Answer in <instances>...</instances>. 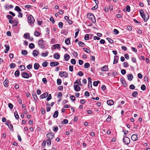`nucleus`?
<instances>
[{"mask_svg": "<svg viewBox=\"0 0 150 150\" xmlns=\"http://www.w3.org/2000/svg\"><path fill=\"white\" fill-rule=\"evenodd\" d=\"M40 66V65L38 63H35L34 64V67L35 69H38Z\"/></svg>", "mask_w": 150, "mask_h": 150, "instance_id": "obj_18", "label": "nucleus"}, {"mask_svg": "<svg viewBox=\"0 0 150 150\" xmlns=\"http://www.w3.org/2000/svg\"><path fill=\"white\" fill-rule=\"evenodd\" d=\"M46 136L47 138L49 139H52L54 137V134L52 132H49L47 133Z\"/></svg>", "mask_w": 150, "mask_h": 150, "instance_id": "obj_5", "label": "nucleus"}, {"mask_svg": "<svg viewBox=\"0 0 150 150\" xmlns=\"http://www.w3.org/2000/svg\"><path fill=\"white\" fill-rule=\"evenodd\" d=\"M19 68L20 69L21 71H22L24 70V69H25V66L23 65H20L19 66Z\"/></svg>", "mask_w": 150, "mask_h": 150, "instance_id": "obj_31", "label": "nucleus"}, {"mask_svg": "<svg viewBox=\"0 0 150 150\" xmlns=\"http://www.w3.org/2000/svg\"><path fill=\"white\" fill-rule=\"evenodd\" d=\"M52 128L53 131L54 132H57L58 130V128L57 126H54Z\"/></svg>", "mask_w": 150, "mask_h": 150, "instance_id": "obj_33", "label": "nucleus"}, {"mask_svg": "<svg viewBox=\"0 0 150 150\" xmlns=\"http://www.w3.org/2000/svg\"><path fill=\"white\" fill-rule=\"evenodd\" d=\"M56 59H59L60 57V55L57 53H55L53 56Z\"/></svg>", "mask_w": 150, "mask_h": 150, "instance_id": "obj_20", "label": "nucleus"}, {"mask_svg": "<svg viewBox=\"0 0 150 150\" xmlns=\"http://www.w3.org/2000/svg\"><path fill=\"white\" fill-rule=\"evenodd\" d=\"M4 46L6 47V50H4V52L5 53H7L9 50L10 47L9 45L7 44H5Z\"/></svg>", "mask_w": 150, "mask_h": 150, "instance_id": "obj_16", "label": "nucleus"}, {"mask_svg": "<svg viewBox=\"0 0 150 150\" xmlns=\"http://www.w3.org/2000/svg\"><path fill=\"white\" fill-rule=\"evenodd\" d=\"M6 17L8 18V19L9 20L12 19L13 18V17L10 15H7Z\"/></svg>", "mask_w": 150, "mask_h": 150, "instance_id": "obj_56", "label": "nucleus"}, {"mask_svg": "<svg viewBox=\"0 0 150 150\" xmlns=\"http://www.w3.org/2000/svg\"><path fill=\"white\" fill-rule=\"evenodd\" d=\"M83 50L86 53H89L90 52V51L87 48H83Z\"/></svg>", "mask_w": 150, "mask_h": 150, "instance_id": "obj_45", "label": "nucleus"}, {"mask_svg": "<svg viewBox=\"0 0 150 150\" xmlns=\"http://www.w3.org/2000/svg\"><path fill=\"white\" fill-rule=\"evenodd\" d=\"M141 88L142 91H145L146 89V86L144 84H143L141 86Z\"/></svg>", "mask_w": 150, "mask_h": 150, "instance_id": "obj_37", "label": "nucleus"}, {"mask_svg": "<svg viewBox=\"0 0 150 150\" xmlns=\"http://www.w3.org/2000/svg\"><path fill=\"white\" fill-rule=\"evenodd\" d=\"M15 10L16 11L20 12L21 11V9L20 8L17 6H16L15 8Z\"/></svg>", "mask_w": 150, "mask_h": 150, "instance_id": "obj_25", "label": "nucleus"}, {"mask_svg": "<svg viewBox=\"0 0 150 150\" xmlns=\"http://www.w3.org/2000/svg\"><path fill=\"white\" fill-rule=\"evenodd\" d=\"M30 34L29 33H25L24 35V37L27 38H28V37H30Z\"/></svg>", "mask_w": 150, "mask_h": 150, "instance_id": "obj_59", "label": "nucleus"}, {"mask_svg": "<svg viewBox=\"0 0 150 150\" xmlns=\"http://www.w3.org/2000/svg\"><path fill=\"white\" fill-rule=\"evenodd\" d=\"M70 98L73 101H74L75 100V97L73 95L71 96L70 97Z\"/></svg>", "mask_w": 150, "mask_h": 150, "instance_id": "obj_57", "label": "nucleus"}, {"mask_svg": "<svg viewBox=\"0 0 150 150\" xmlns=\"http://www.w3.org/2000/svg\"><path fill=\"white\" fill-rule=\"evenodd\" d=\"M123 141L125 144L128 145L130 143V140L128 137H125L123 139Z\"/></svg>", "mask_w": 150, "mask_h": 150, "instance_id": "obj_4", "label": "nucleus"}, {"mask_svg": "<svg viewBox=\"0 0 150 150\" xmlns=\"http://www.w3.org/2000/svg\"><path fill=\"white\" fill-rule=\"evenodd\" d=\"M100 81H94L93 82V85L94 86H97L98 84L99 83H100Z\"/></svg>", "mask_w": 150, "mask_h": 150, "instance_id": "obj_32", "label": "nucleus"}, {"mask_svg": "<svg viewBox=\"0 0 150 150\" xmlns=\"http://www.w3.org/2000/svg\"><path fill=\"white\" fill-rule=\"evenodd\" d=\"M27 68L28 69L30 70L32 68V65L31 64H29L27 66Z\"/></svg>", "mask_w": 150, "mask_h": 150, "instance_id": "obj_64", "label": "nucleus"}, {"mask_svg": "<svg viewBox=\"0 0 150 150\" xmlns=\"http://www.w3.org/2000/svg\"><path fill=\"white\" fill-rule=\"evenodd\" d=\"M108 69V68L105 65L101 69V70L102 71H106Z\"/></svg>", "mask_w": 150, "mask_h": 150, "instance_id": "obj_22", "label": "nucleus"}, {"mask_svg": "<svg viewBox=\"0 0 150 150\" xmlns=\"http://www.w3.org/2000/svg\"><path fill=\"white\" fill-rule=\"evenodd\" d=\"M124 56L126 59H129V56L128 54H125Z\"/></svg>", "mask_w": 150, "mask_h": 150, "instance_id": "obj_62", "label": "nucleus"}, {"mask_svg": "<svg viewBox=\"0 0 150 150\" xmlns=\"http://www.w3.org/2000/svg\"><path fill=\"white\" fill-rule=\"evenodd\" d=\"M28 21L30 25H32L35 21L34 17L31 15L28 16Z\"/></svg>", "mask_w": 150, "mask_h": 150, "instance_id": "obj_3", "label": "nucleus"}, {"mask_svg": "<svg viewBox=\"0 0 150 150\" xmlns=\"http://www.w3.org/2000/svg\"><path fill=\"white\" fill-rule=\"evenodd\" d=\"M16 67V64L13 63H12L10 64V67L11 69H13Z\"/></svg>", "mask_w": 150, "mask_h": 150, "instance_id": "obj_46", "label": "nucleus"}, {"mask_svg": "<svg viewBox=\"0 0 150 150\" xmlns=\"http://www.w3.org/2000/svg\"><path fill=\"white\" fill-rule=\"evenodd\" d=\"M128 79L129 81H131L133 78V76L132 74H129L127 75Z\"/></svg>", "mask_w": 150, "mask_h": 150, "instance_id": "obj_14", "label": "nucleus"}, {"mask_svg": "<svg viewBox=\"0 0 150 150\" xmlns=\"http://www.w3.org/2000/svg\"><path fill=\"white\" fill-rule=\"evenodd\" d=\"M22 77L24 78L28 79L29 77V75L26 72H23L21 74Z\"/></svg>", "mask_w": 150, "mask_h": 150, "instance_id": "obj_7", "label": "nucleus"}, {"mask_svg": "<svg viewBox=\"0 0 150 150\" xmlns=\"http://www.w3.org/2000/svg\"><path fill=\"white\" fill-rule=\"evenodd\" d=\"M8 81H5L3 83L5 87H7L8 86Z\"/></svg>", "mask_w": 150, "mask_h": 150, "instance_id": "obj_43", "label": "nucleus"}, {"mask_svg": "<svg viewBox=\"0 0 150 150\" xmlns=\"http://www.w3.org/2000/svg\"><path fill=\"white\" fill-rule=\"evenodd\" d=\"M59 75L61 77H67L68 74L67 72L65 71H60L59 74Z\"/></svg>", "mask_w": 150, "mask_h": 150, "instance_id": "obj_6", "label": "nucleus"}, {"mask_svg": "<svg viewBox=\"0 0 150 150\" xmlns=\"http://www.w3.org/2000/svg\"><path fill=\"white\" fill-rule=\"evenodd\" d=\"M74 88L75 91L76 92L79 91L81 89L80 87L77 84L74 85Z\"/></svg>", "mask_w": 150, "mask_h": 150, "instance_id": "obj_9", "label": "nucleus"}, {"mask_svg": "<svg viewBox=\"0 0 150 150\" xmlns=\"http://www.w3.org/2000/svg\"><path fill=\"white\" fill-rule=\"evenodd\" d=\"M143 18L144 22H146L147 21L149 18V15L148 13H145Z\"/></svg>", "mask_w": 150, "mask_h": 150, "instance_id": "obj_8", "label": "nucleus"}, {"mask_svg": "<svg viewBox=\"0 0 150 150\" xmlns=\"http://www.w3.org/2000/svg\"><path fill=\"white\" fill-rule=\"evenodd\" d=\"M29 47L30 49H33L35 47V45L33 43H30L29 45Z\"/></svg>", "mask_w": 150, "mask_h": 150, "instance_id": "obj_38", "label": "nucleus"}, {"mask_svg": "<svg viewBox=\"0 0 150 150\" xmlns=\"http://www.w3.org/2000/svg\"><path fill=\"white\" fill-rule=\"evenodd\" d=\"M48 95V93L47 92H45L40 96V98L41 99L45 98L47 97Z\"/></svg>", "mask_w": 150, "mask_h": 150, "instance_id": "obj_13", "label": "nucleus"}, {"mask_svg": "<svg viewBox=\"0 0 150 150\" xmlns=\"http://www.w3.org/2000/svg\"><path fill=\"white\" fill-rule=\"evenodd\" d=\"M59 64L58 62H52L50 63V65L51 67H54L58 65Z\"/></svg>", "mask_w": 150, "mask_h": 150, "instance_id": "obj_12", "label": "nucleus"}, {"mask_svg": "<svg viewBox=\"0 0 150 150\" xmlns=\"http://www.w3.org/2000/svg\"><path fill=\"white\" fill-rule=\"evenodd\" d=\"M79 31V29L78 28L77 30V31L75 33V36L74 37L75 38H76L78 36Z\"/></svg>", "mask_w": 150, "mask_h": 150, "instance_id": "obj_50", "label": "nucleus"}, {"mask_svg": "<svg viewBox=\"0 0 150 150\" xmlns=\"http://www.w3.org/2000/svg\"><path fill=\"white\" fill-rule=\"evenodd\" d=\"M45 41L42 39L39 40L38 42V44L39 46L42 49L45 47Z\"/></svg>", "mask_w": 150, "mask_h": 150, "instance_id": "obj_2", "label": "nucleus"}, {"mask_svg": "<svg viewBox=\"0 0 150 150\" xmlns=\"http://www.w3.org/2000/svg\"><path fill=\"white\" fill-rule=\"evenodd\" d=\"M138 92L137 91H134L132 94V96L134 97H136L138 94Z\"/></svg>", "mask_w": 150, "mask_h": 150, "instance_id": "obj_26", "label": "nucleus"}, {"mask_svg": "<svg viewBox=\"0 0 150 150\" xmlns=\"http://www.w3.org/2000/svg\"><path fill=\"white\" fill-rule=\"evenodd\" d=\"M49 54V52L47 51L45 53H42L41 54V55L43 57H46Z\"/></svg>", "mask_w": 150, "mask_h": 150, "instance_id": "obj_29", "label": "nucleus"}, {"mask_svg": "<svg viewBox=\"0 0 150 150\" xmlns=\"http://www.w3.org/2000/svg\"><path fill=\"white\" fill-rule=\"evenodd\" d=\"M78 44L80 46H81V47H83L85 45L84 43L83 42H78Z\"/></svg>", "mask_w": 150, "mask_h": 150, "instance_id": "obj_41", "label": "nucleus"}, {"mask_svg": "<svg viewBox=\"0 0 150 150\" xmlns=\"http://www.w3.org/2000/svg\"><path fill=\"white\" fill-rule=\"evenodd\" d=\"M139 13L142 18H143V17L144 15V12L142 10H140L139 11Z\"/></svg>", "mask_w": 150, "mask_h": 150, "instance_id": "obj_35", "label": "nucleus"}, {"mask_svg": "<svg viewBox=\"0 0 150 150\" xmlns=\"http://www.w3.org/2000/svg\"><path fill=\"white\" fill-rule=\"evenodd\" d=\"M111 120V116L110 115H109L107 118V119L106 120V121L107 122H110Z\"/></svg>", "mask_w": 150, "mask_h": 150, "instance_id": "obj_63", "label": "nucleus"}, {"mask_svg": "<svg viewBox=\"0 0 150 150\" xmlns=\"http://www.w3.org/2000/svg\"><path fill=\"white\" fill-rule=\"evenodd\" d=\"M14 75L16 77H18L19 76L20 72L18 71H16L14 73Z\"/></svg>", "mask_w": 150, "mask_h": 150, "instance_id": "obj_30", "label": "nucleus"}, {"mask_svg": "<svg viewBox=\"0 0 150 150\" xmlns=\"http://www.w3.org/2000/svg\"><path fill=\"white\" fill-rule=\"evenodd\" d=\"M33 54L34 57H36L38 54V52L37 50H34L33 52Z\"/></svg>", "mask_w": 150, "mask_h": 150, "instance_id": "obj_23", "label": "nucleus"}, {"mask_svg": "<svg viewBox=\"0 0 150 150\" xmlns=\"http://www.w3.org/2000/svg\"><path fill=\"white\" fill-rule=\"evenodd\" d=\"M84 66L85 68H87L90 66V64L88 63H86L84 65Z\"/></svg>", "mask_w": 150, "mask_h": 150, "instance_id": "obj_47", "label": "nucleus"}, {"mask_svg": "<svg viewBox=\"0 0 150 150\" xmlns=\"http://www.w3.org/2000/svg\"><path fill=\"white\" fill-rule=\"evenodd\" d=\"M84 39L86 40H87L89 39V35L88 34H86L85 35V37H84Z\"/></svg>", "mask_w": 150, "mask_h": 150, "instance_id": "obj_44", "label": "nucleus"}, {"mask_svg": "<svg viewBox=\"0 0 150 150\" xmlns=\"http://www.w3.org/2000/svg\"><path fill=\"white\" fill-rule=\"evenodd\" d=\"M126 10L127 12H129L130 11V6H129L127 5L126 6Z\"/></svg>", "mask_w": 150, "mask_h": 150, "instance_id": "obj_52", "label": "nucleus"}, {"mask_svg": "<svg viewBox=\"0 0 150 150\" xmlns=\"http://www.w3.org/2000/svg\"><path fill=\"white\" fill-rule=\"evenodd\" d=\"M78 75L79 76H83V73L81 71H79L78 73Z\"/></svg>", "mask_w": 150, "mask_h": 150, "instance_id": "obj_49", "label": "nucleus"}, {"mask_svg": "<svg viewBox=\"0 0 150 150\" xmlns=\"http://www.w3.org/2000/svg\"><path fill=\"white\" fill-rule=\"evenodd\" d=\"M65 44L67 45H69L70 42V40L69 38H67L65 40Z\"/></svg>", "mask_w": 150, "mask_h": 150, "instance_id": "obj_28", "label": "nucleus"}, {"mask_svg": "<svg viewBox=\"0 0 150 150\" xmlns=\"http://www.w3.org/2000/svg\"><path fill=\"white\" fill-rule=\"evenodd\" d=\"M48 63L46 62H44L42 64V66L44 67H46L48 65Z\"/></svg>", "mask_w": 150, "mask_h": 150, "instance_id": "obj_36", "label": "nucleus"}, {"mask_svg": "<svg viewBox=\"0 0 150 150\" xmlns=\"http://www.w3.org/2000/svg\"><path fill=\"white\" fill-rule=\"evenodd\" d=\"M40 34V33L38 31H35V32L34 35L36 36H38Z\"/></svg>", "mask_w": 150, "mask_h": 150, "instance_id": "obj_60", "label": "nucleus"}, {"mask_svg": "<svg viewBox=\"0 0 150 150\" xmlns=\"http://www.w3.org/2000/svg\"><path fill=\"white\" fill-rule=\"evenodd\" d=\"M15 117L17 120H18L19 118V116L18 115V113H14Z\"/></svg>", "mask_w": 150, "mask_h": 150, "instance_id": "obj_51", "label": "nucleus"}, {"mask_svg": "<svg viewBox=\"0 0 150 150\" xmlns=\"http://www.w3.org/2000/svg\"><path fill=\"white\" fill-rule=\"evenodd\" d=\"M135 86L133 85L132 84L129 86V88L131 89H135Z\"/></svg>", "mask_w": 150, "mask_h": 150, "instance_id": "obj_61", "label": "nucleus"}, {"mask_svg": "<svg viewBox=\"0 0 150 150\" xmlns=\"http://www.w3.org/2000/svg\"><path fill=\"white\" fill-rule=\"evenodd\" d=\"M53 47H54V49L56 48L59 49L60 48V45L59 44H56L53 45Z\"/></svg>", "mask_w": 150, "mask_h": 150, "instance_id": "obj_21", "label": "nucleus"}, {"mask_svg": "<svg viewBox=\"0 0 150 150\" xmlns=\"http://www.w3.org/2000/svg\"><path fill=\"white\" fill-rule=\"evenodd\" d=\"M9 129L11 130V131H13V125L11 124H10L8 126Z\"/></svg>", "mask_w": 150, "mask_h": 150, "instance_id": "obj_34", "label": "nucleus"}, {"mask_svg": "<svg viewBox=\"0 0 150 150\" xmlns=\"http://www.w3.org/2000/svg\"><path fill=\"white\" fill-rule=\"evenodd\" d=\"M120 81L121 82V84L123 85L125 87L127 86V84L125 81L124 78H121L120 79Z\"/></svg>", "mask_w": 150, "mask_h": 150, "instance_id": "obj_15", "label": "nucleus"}, {"mask_svg": "<svg viewBox=\"0 0 150 150\" xmlns=\"http://www.w3.org/2000/svg\"><path fill=\"white\" fill-rule=\"evenodd\" d=\"M71 63L73 64H75L76 63V60L74 59H72L71 60Z\"/></svg>", "mask_w": 150, "mask_h": 150, "instance_id": "obj_54", "label": "nucleus"}, {"mask_svg": "<svg viewBox=\"0 0 150 150\" xmlns=\"http://www.w3.org/2000/svg\"><path fill=\"white\" fill-rule=\"evenodd\" d=\"M18 23L17 21L15 20L13 21V23L12 26L13 27L16 26L17 25Z\"/></svg>", "mask_w": 150, "mask_h": 150, "instance_id": "obj_39", "label": "nucleus"}, {"mask_svg": "<svg viewBox=\"0 0 150 150\" xmlns=\"http://www.w3.org/2000/svg\"><path fill=\"white\" fill-rule=\"evenodd\" d=\"M107 104L109 105H112L114 104V102L111 100H108L107 102Z\"/></svg>", "mask_w": 150, "mask_h": 150, "instance_id": "obj_19", "label": "nucleus"}, {"mask_svg": "<svg viewBox=\"0 0 150 150\" xmlns=\"http://www.w3.org/2000/svg\"><path fill=\"white\" fill-rule=\"evenodd\" d=\"M121 73L123 75H125L126 73V71L124 69H122L121 70Z\"/></svg>", "mask_w": 150, "mask_h": 150, "instance_id": "obj_55", "label": "nucleus"}, {"mask_svg": "<svg viewBox=\"0 0 150 150\" xmlns=\"http://www.w3.org/2000/svg\"><path fill=\"white\" fill-rule=\"evenodd\" d=\"M70 57V56L68 54H65L64 55V58L66 61H68Z\"/></svg>", "mask_w": 150, "mask_h": 150, "instance_id": "obj_17", "label": "nucleus"}, {"mask_svg": "<svg viewBox=\"0 0 150 150\" xmlns=\"http://www.w3.org/2000/svg\"><path fill=\"white\" fill-rule=\"evenodd\" d=\"M131 139L134 141H136L138 139L137 135L136 134H133L131 137Z\"/></svg>", "mask_w": 150, "mask_h": 150, "instance_id": "obj_11", "label": "nucleus"}, {"mask_svg": "<svg viewBox=\"0 0 150 150\" xmlns=\"http://www.w3.org/2000/svg\"><path fill=\"white\" fill-rule=\"evenodd\" d=\"M113 32H114V33L115 35H117L119 33L118 30L115 29H114Z\"/></svg>", "mask_w": 150, "mask_h": 150, "instance_id": "obj_53", "label": "nucleus"}, {"mask_svg": "<svg viewBox=\"0 0 150 150\" xmlns=\"http://www.w3.org/2000/svg\"><path fill=\"white\" fill-rule=\"evenodd\" d=\"M46 142H47V145L48 146H50L51 145V142L50 139H47L46 140Z\"/></svg>", "mask_w": 150, "mask_h": 150, "instance_id": "obj_24", "label": "nucleus"}, {"mask_svg": "<svg viewBox=\"0 0 150 150\" xmlns=\"http://www.w3.org/2000/svg\"><path fill=\"white\" fill-rule=\"evenodd\" d=\"M106 39L109 42L111 43H112L114 42L113 41L112 39L109 38H106Z\"/></svg>", "mask_w": 150, "mask_h": 150, "instance_id": "obj_48", "label": "nucleus"}, {"mask_svg": "<svg viewBox=\"0 0 150 150\" xmlns=\"http://www.w3.org/2000/svg\"><path fill=\"white\" fill-rule=\"evenodd\" d=\"M119 57L117 55H115L114 57L113 64H115L118 62Z\"/></svg>", "mask_w": 150, "mask_h": 150, "instance_id": "obj_10", "label": "nucleus"}, {"mask_svg": "<svg viewBox=\"0 0 150 150\" xmlns=\"http://www.w3.org/2000/svg\"><path fill=\"white\" fill-rule=\"evenodd\" d=\"M52 98V96L51 94L49 95L48 97L47 98L46 100L47 101L50 100Z\"/></svg>", "mask_w": 150, "mask_h": 150, "instance_id": "obj_58", "label": "nucleus"}, {"mask_svg": "<svg viewBox=\"0 0 150 150\" xmlns=\"http://www.w3.org/2000/svg\"><path fill=\"white\" fill-rule=\"evenodd\" d=\"M59 27L60 28H63V24L62 22H60L58 24Z\"/></svg>", "mask_w": 150, "mask_h": 150, "instance_id": "obj_42", "label": "nucleus"}, {"mask_svg": "<svg viewBox=\"0 0 150 150\" xmlns=\"http://www.w3.org/2000/svg\"><path fill=\"white\" fill-rule=\"evenodd\" d=\"M21 53L22 55H26L27 54L28 52L25 50H22Z\"/></svg>", "mask_w": 150, "mask_h": 150, "instance_id": "obj_27", "label": "nucleus"}, {"mask_svg": "<svg viewBox=\"0 0 150 150\" xmlns=\"http://www.w3.org/2000/svg\"><path fill=\"white\" fill-rule=\"evenodd\" d=\"M57 83L58 85H61L62 83L61 80L59 79H57Z\"/></svg>", "mask_w": 150, "mask_h": 150, "instance_id": "obj_40", "label": "nucleus"}, {"mask_svg": "<svg viewBox=\"0 0 150 150\" xmlns=\"http://www.w3.org/2000/svg\"><path fill=\"white\" fill-rule=\"evenodd\" d=\"M87 18L91 20V21L93 23H95L96 22L95 17L94 15L91 13H89L87 15Z\"/></svg>", "mask_w": 150, "mask_h": 150, "instance_id": "obj_1", "label": "nucleus"}]
</instances>
